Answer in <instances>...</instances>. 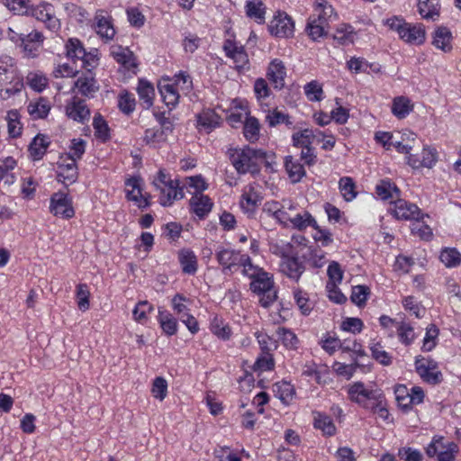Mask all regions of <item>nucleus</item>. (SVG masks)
Wrapping results in <instances>:
<instances>
[{"instance_id": "obj_30", "label": "nucleus", "mask_w": 461, "mask_h": 461, "mask_svg": "<svg viewBox=\"0 0 461 461\" xmlns=\"http://www.w3.org/2000/svg\"><path fill=\"white\" fill-rule=\"evenodd\" d=\"M246 14L258 23L265 22L266 8L261 0H249L246 4Z\"/></svg>"}, {"instance_id": "obj_51", "label": "nucleus", "mask_w": 461, "mask_h": 461, "mask_svg": "<svg viewBox=\"0 0 461 461\" xmlns=\"http://www.w3.org/2000/svg\"><path fill=\"white\" fill-rule=\"evenodd\" d=\"M369 294L370 290L367 286L356 285L352 288L350 299L358 307H362L366 304Z\"/></svg>"}, {"instance_id": "obj_24", "label": "nucleus", "mask_w": 461, "mask_h": 461, "mask_svg": "<svg viewBox=\"0 0 461 461\" xmlns=\"http://www.w3.org/2000/svg\"><path fill=\"white\" fill-rule=\"evenodd\" d=\"M137 92L140 104L144 109H149L153 105L155 89L152 84L147 80L140 79L137 87Z\"/></svg>"}, {"instance_id": "obj_60", "label": "nucleus", "mask_w": 461, "mask_h": 461, "mask_svg": "<svg viewBox=\"0 0 461 461\" xmlns=\"http://www.w3.org/2000/svg\"><path fill=\"white\" fill-rule=\"evenodd\" d=\"M312 228L315 230V233L313 234L315 241L321 242L324 247L333 242L332 234L329 230L321 228L316 221L315 226H312Z\"/></svg>"}, {"instance_id": "obj_36", "label": "nucleus", "mask_w": 461, "mask_h": 461, "mask_svg": "<svg viewBox=\"0 0 461 461\" xmlns=\"http://www.w3.org/2000/svg\"><path fill=\"white\" fill-rule=\"evenodd\" d=\"M439 258L447 267H456L461 263V253L454 248H445L441 250Z\"/></svg>"}, {"instance_id": "obj_33", "label": "nucleus", "mask_w": 461, "mask_h": 461, "mask_svg": "<svg viewBox=\"0 0 461 461\" xmlns=\"http://www.w3.org/2000/svg\"><path fill=\"white\" fill-rule=\"evenodd\" d=\"M178 258L184 273L194 274L196 272L197 260L193 251L183 249L179 252Z\"/></svg>"}, {"instance_id": "obj_32", "label": "nucleus", "mask_w": 461, "mask_h": 461, "mask_svg": "<svg viewBox=\"0 0 461 461\" xmlns=\"http://www.w3.org/2000/svg\"><path fill=\"white\" fill-rule=\"evenodd\" d=\"M75 86L82 95L86 97H93L94 94L98 90L93 77H79L75 82Z\"/></svg>"}, {"instance_id": "obj_23", "label": "nucleus", "mask_w": 461, "mask_h": 461, "mask_svg": "<svg viewBox=\"0 0 461 461\" xmlns=\"http://www.w3.org/2000/svg\"><path fill=\"white\" fill-rule=\"evenodd\" d=\"M274 288L272 276L266 271L260 272L250 283V290L258 294L267 293Z\"/></svg>"}, {"instance_id": "obj_31", "label": "nucleus", "mask_w": 461, "mask_h": 461, "mask_svg": "<svg viewBox=\"0 0 461 461\" xmlns=\"http://www.w3.org/2000/svg\"><path fill=\"white\" fill-rule=\"evenodd\" d=\"M260 124L257 118L253 116H248L245 120L243 126V134L245 139L254 143L259 138Z\"/></svg>"}, {"instance_id": "obj_7", "label": "nucleus", "mask_w": 461, "mask_h": 461, "mask_svg": "<svg viewBox=\"0 0 461 461\" xmlns=\"http://www.w3.org/2000/svg\"><path fill=\"white\" fill-rule=\"evenodd\" d=\"M29 14L44 23L46 27L52 32H57L60 27L59 19L54 15L53 5L49 3L43 2L32 6Z\"/></svg>"}, {"instance_id": "obj_40", "label": "nucleus", "mask_w": 461, "mask_h": 461, "mask_svg": "<svg viewBox=\"0 0 461 461\" xmlns=\"http://www.w3.org/2000/svg\"><path fill=\"white\" fill-rule=\"evenodd\" d=\"M314 427L318 429H321L325 435L332 436L336 432V427L332 422L331 419L321 413H317L314 418Z\"/></svg>"}, {"instance_id": "obj_43", "label": "nucleus", "mask_w": 461, "mask_h": 461, "mask_svg": "<svg viewBox=\"0 0 461 461\" xmlns=\"http://www.w3.org/2000/svg\"><path fill=\"white\" fill-rule=\"evenodd\" d=\"M19 118L20 114L17 110H11L7 113L8 133L12 138H17L22 133V125Z\"/></svg>"}, {"instance_id": "obj_28", "label": "nucleus", "mask_w": 461, "mask_h": 461, "mask_svg": "<svg viewBox=\"0 0 461 461\" xmlns=\"http://www.w3.org/2000/svg\"><path fill=\"white\" fill-rule=\"evenodd\" d=\"M418 11L422 18L435 20L439 15L438 0H419Z\"/></svg>"}, {"instance_id": "obj_64", "label": "nucleus", "mask_w": 461, "mask_h": 461, "mask_svg": "<svg viewBox=\"0 0 461 461\" xmlns=\"http://www.w3.org/2000/svg\"><path fill=\"white\" fill-rule=\"evenodd\" d=\"M118 105L122 113L129 114L135 109V99L128 92L122 93L120 95Z\"/></svg>"}, {"instance_id": "obj_1", "label": "nucleus", "mask_w": 461, "mask_h": 461, "mask_svg": "<svg viewBox=\"0 0 461 461\" xmlns=\"http://www.w3.org/2000/svg\"><path fill=\"white\" fill-rule=\"evenodd\" d=\"M227 154L231 165L240 175L247 173L258 175L262 164L266 167H272V165L275 164L274 153H267L263 149H253L249 146H245L242 149L230 148Z\"/></svg>"}, {"instance_id": "obj_27", "label": "nucleus", "mask_w": 461, "mask_h": 461, "mask_svg": "<svg viewBox=\"0 0 461 461\" xmlns=\"http://www.w3.org/2000/svg\"><path fill=\"white\" fill-rule=\"evenodd\" d=\"M112 55L118 63L122 64L124 68L128 69L137 67L135 56L133 52L130 50L128 48L117 46L112 51Z\"/></svg>"}, {"instance_id": "obj_47", "label": "nucleus", "mask_w": 461, "mask_h": 461, "mask_svg": "<svg viewBox=\"0 0 461 461\" xmlns=\"http://www.w3.org/2000/svg\"><path fill=\"white\" fill-rule=\"evenodd\" d=\"M314 131L311 129H304L293 134V142L295 147H308L314 140Z\"/></svg>"}, {"instance_id": "obj_38", "label": "nucleus", "mask_w": 461, "mask_h": 461, "mask_svg": "<svg viewBox=\"0 0 461 461\" xmlns=\"http://www.w3.org/2000/svg\"><path fill=\"white\" fill-rule=\"evenodd\" d=\"M159 92L163 102L170 109L175 107L179 99V94L173 85H165L159 87Z\"/></svg>"}, {"instance_id": "obj_22", "label": "nucleus", "mask_w": 461, "mask_h": 461, "mask_svg": "<svg viewBox=\"0 0 461 461\" xmlns=\"http://www.w3.org/2000/svg\"><path fill=\"white\" fill-rule=\"evenodd\" d=\"M452 33L445 26L438 27L433 36L432 44L444 52H449L452 50Z\"/></svg>"}, {"instance_id": "obj_14", "label": "nucleus", "mask_w": 461, "mask_h": 461, "mask_svg": "<svg viewBox=\"0 0 461 461\" xmlns=\"http://www.w3.org/2000/svg\"><path fill=\"white\" fill-rule=\"evenodd\" d=\"M20 46L27 57L36 56L41 42L43 41V35L40 32H32L28 34H20Z\"/></svg>"}, {"instance_id": "obj_8", "label": "nucleus", "mask_w": 461, "mask_h": 461, "mask_svg": "<svg viewBox=\"0 0 461 461\" xmlns=\"http://www.w3.org/2000/svg\"><path fill=\"white\" fill-rule=\"evenodd\" d=\"M50 212L54 216H61L64 219H70L75 215L71 199L62 192H57L51 195Z\"/></svg>"}, {"instance_id": "obj_35", "label": "nucleus", "mask_w": 461, "mask_h": 461, "mask_svg": "<svg viewBox=\"0 0 461 461\" xmlns=\"http://www.w3.org/2000/svg\"><path fill=\"white\" fill-rule=\"evenodd\" d=\"M326 20L323 15L319 14L317 18H310L307 24V32L309 36L316 41L324 35V25Z\"/></svg>"}, {"instance_id": "obj_19", "label": "nucleus", "mask_w": 461, "mask_h": 461, "mask_svg": "<svg viewBox=\"0 0 461 461\" xmlns=\"http://www.w3.org/2000/svg\"><path fill=\"white\" fill-rule=\"evenodd\" d=\"M212 204L210 197L202 193H196L190 199V206L200 219L204 218L212 211Z\"/></svg>"}, {"instance_id": "obj_42", "label": "nucleus", "mask_w": 461, "mask_h": 461, "mask_svg": "<svg viewBox=\"0 0 461 461\" xmlns=\"http://www.w3.org/2000/svg\"><path fill=\"white\" fill-rule=\"evenodd\" d=\"M93 127L95 129V135L102 141H106L110 138V129L107 122L100 115L96 114L94 117Z\"/></svg>"}, {"instance_id": "obj_39", "label": "nucleus", "mask_w": 461, "mask_h": 461, "mask_svg": "<svg viewBox=\"0 0 461 461\" xmlns=\"http://www.w3.org/2000/svg\"><path fill=\"white\" fill-rule=\"evenodd\" d=\"M289 221L293 224L294 228L303 230L308 226H315V219L310 212L304 211L303 213H297L289 218Z\"/></svg>"}, {"instance_id": "obj_58", "label": "nucleus", "mask_w": 461, "mask_h": 461, "mask_svg": "<svg viewBox=\"0 0 461 461\" xmlns=\"http://www.w3.org/2000/svg\"><path fill=\"white\" fill-rule=\"evenodd\" d=\"M304 93L307 98L312 102L321 101L322 99V87L317 81H311L304 86Z\"/></svg>"}, {"instance_id": "obj_18", "label": "nucleus", "mask_w": 461, "mask_h": 461, "mask_svg": "<svg viewBox=\"0 0 461 461\" xmlns=\"http://www.w3.org/2000/svg\"><path fill=\"white\" fill-rule=\"evenodd\" d=\"M160 191L159 203L163 206H170L175 200L184 197L183 188L179 186V181L175 180L172 185H167Z\"/></svg>"}, {"instance_id": "obj_16", "label": "nucleus", "mask_w": 461, "mask_h": 461, "mask_svg": "<svg viewBox=\"0 0 461 461\" xmlns=\"http://www.w3.org/2000/svg\"><path fill=\"white\" fill-rule=\"evenodd\" d=\"M267 76L276 89H282L285 86L286 76L284 63L279 59L272 60L268 66Z\"/></svg>"}, {"instance_id": "obj_53", "label": "nucleus", "mask_w": 461, "mask_h": 461, "mask_svg": "<svg viewBox=\"0 0 461 461\" xmlns=\"http://www.w3.org/2000/svg\"><path fill=\"white\" fill-rule=\"evenodd\" d=\"M353 27L349 24H342L336 30L334 40L339 44L345 45L353 41Z\"/></svg>"}, {"instance_id": "obj_48", "label": "nucleus", "mask_w": 461, "mask_h": 461, "mask_svg": "<svg viewBox=\"0 0 461 461\" xmlns=\"http://www.w3.org/2000/svg\"><path fill=\"white\" fill-rule=\"evenodd\" d=\"M340 192L347 202H350L357 196L356 185L351 177H341L339 182Z\"/></svg>"}, {"instance_id": "obj_54", "label": "nucleus", "mask_w": 461, "mask_h": 461, "mask_svg": "<svg viewBox=\"0 0 461 461\" xmlns=\"http://www.w3.org/2000/svg\"><path fill=\"white\" fill-rule=\"evenodd\" d=\"M393 192L398 194L400 191L394 184L388 180H382L376 185V194L383 200L392 198Z\"/></svg>"}, {"instance_id": "obj_52", "label": "nucleus", "mask_w": 461, "mask_h": 461, "mask_svg": "<svg viewBox=\"0 0 461 461\" xmlns=\"http://www.w3.org/2000/svg\"><path fill=\"white\" fill-rule=\"evenodd\" d=\"M397 334L400 341L406 346L411 345L415 339L413 328L406 322H401L399 324L397 327Z\"/></svg>"}, {"instance_id": "obj_9", "label": "nucleus", "mask_w": 461, "mask_h": 461, "mask_svg": "<svg viewBox=\"0 0 461 461\" xmlns=\"http://www.w3.org/2000/svg\"><path fill=\"white\" fill-rule=\"evenodd\" d=\"M349 399L364 408H369V401L381 398V391L366 389L364 384L356 382L348 390Z\"/></svg>"}, {"instance_id": "obj_46", "label": "nucleus", "mask_w": 461, "mask_h": 461, "mask_svg": "<svg viewBox=\"0 0 461 461\" xmlns=\"http://www.w3.org/2000/svg\"><path fill=\"white\" fill-rule=\"evenodd\" d=\"M76 297L78 309L82 312L87 311L90 306V291L86 284H79L77 285Z\"/></svg>"}, {"instance_id": "obj_63", "label": "nucleus", "mask_w": 461, "mask_h": 461, "mask_svg": "<svg viewBox=\"0 0 461 461\" xmlns=\"http://www.w3.org/2000/svg\"><path fill=\"white\" fill-rule=\"evenodd\" d=\"M339 348H341L343 352H351L356 357L366 356L362 345L357 340H344L340 343Z\"/></svg>"}, {"instance_id": "obj_20", "label": "nucleus", "mask_w": 461, "mask_h": 461, "mask_svg": "<svg viewBox=\"0 0 461 461\" xmlns=\"http://www.w3.org/2000/svg\"><path fill=\"white\" fill-rule=\"evenodd\" d=\"M285 168L293 184L299 183L306 175L303 165L291 155L285 157Z\"/></svg>"}, {"instance_id": "obj_62", "label": "nucleus", "mask_w": 461, "mask_h": 461, "mask_svg": "<svg viewBox=\"0 0 461 461\" xmlns=\"http://www.w3.org/2000/svg\"><path fill=\"white\" fill-rule=\"evenodd\" d=\"M398 456L404 461H422V453L410 447H401L398 450Z\"/></svg>"}, {"instance_id": "obj_21", "label": "nucleus", "mask_w": 461, "mask_h": 461, "mask_svg": "<svg viewBox=\"0 0 461 461\" xmlns=\"http://www.w3.org/2000/svg\"><path fill=\"white\" fill-rule=\"evenodd\" d=\"M243 255L233 249H221L216 253V258L225 269L231 270V267L240 264Z\"/></svg>"}, {"instance_id": "obj_59", "label": "nucleus", "mask_w": 461, "mask_h": 461, "mask_svg": "<svg viewBox=\"0 0 461 461\" xmlns=\"http://www.w3.org/2000/svg\"><path fill=\"white\" fill-rule=\"evenodd\" d=\"M86 151V141L82 139H73L72 145L70 147V152L63 155L64 157H69L70 159H74L77 162L80 159Z\"/></svg>"}, {"instance_id": "obj_5", "label": "nucleus", "mask_w": 461, "mask_h": 461, "mask_svg": "<svg viewBox=\"0 0 461 461\" xmlns=\"http://www.w3.org/2000/svg\"><path fill=\"white\" fill-rule=\"evenodd\" d=\"M268 30L276 37L288 38L294 34V23L286 13L278 11L271 20Z\"/></svg>"}, {"instance_id": "obj_11", "label": "nucleus", "mask_w": 461, "mask_h": 461, "mask_svg": "<svg viewBox=\"0 0 461 461\" xmlns=\"http://www.w3.org/2000/svg\"><path fill=\"white\" fill-rule=\"evenodd\" d=\"M95 29L96 33L105 41H111L115 35L111 16L107 15L104 10H97L95 14Z\"/></svg>"}, {"instance_id": "obj_4", "label": "nucleus", "mask_w": 461, "mask_h": 461, "mask_svg": "<svg viewBox=\"0 0 461 461\" xmlns=\"http://www.w3.org/2000/svg\"><path fill=\"white\" fill-rule=\"evenodd\" d=\"M415 371L423 382L436 385L443 381V375L438 370L437 361L430 357L417 356L415 357Z\"/></svg>"}, {"instance_id": "obj_45", "label": "nucleus", "mask_w": 461, "mask_h": 461, "mask_svg": "<svg viewBox=\"0 0 461 461\" xmlns=\"http://www.w3.org/2000/svg\"><path fill=\"white\" fill-rule=\"evenodd\" d=\"M278 339L282 341L284 346L290 349H294L299 342L296 335L289 329L279 327L276 330Z\"/></svg>"}, {"instance_id": "obj_56", "label": "nucleus", "mask_w": 461, "mask_h": 461, "mask_svg": "<svg viewBox=\"0 0 461 461\" xmlns=\"http://www.w3.org/2000/svg\"><path fill=\"white\" fill-rule=\"evenodd\" d=\"M220 117L212 111L203 112L198 115L199 125L212 130L219 125Z\"/></svg>"}, {"instance_id": "obj_44", "label": "nucleus", "mask_w": 461, "mask_h": 461, "mask_svg": "<svg viewBox=\"0 0 461 461\" xmlns=\"http://www.w3.org/2000/svg\"><path fill=\"white\" fill-rule=\"evenodd\" d=\"M153 310L154 307L148 301H140L132 311L133 319L140 323H145L149 313Z\"/></svg>"}, {"instance_id": "obj_12", "label": "nucleus", "mask_w": 461, "mask_h": 461, "mask_svg": "<svg viewBox=\"0 0 461 461\" xmlns=\"http://www.w3.org/2000/svg\"><path fill=\"white\" fill-rule=\"evenodd\" d=\"M393 214L399 220H415L420 221L423 218L419 207L405 200L398 199L394 202Z\"/></svg>"}, {"instance_id": "obj_57", "label": "nucleus", "mask_w": 461, "mask_h": 461, "mask_svg": "<svg viewBox=\"0 0 461 461\" xmlns=\"http://www.w3.org/2000/svg\"><path fill=\"white\" fill-rule=\"evenodd\" d=\"M167 393V382L165 378L158 376L154 379L151 388L152 395L162 401L166 398Z\"/></svg>"}, {"instance_id": "obj_17", "label": "nucleus", "mask_w": 461, "mask_h": 461, "mask_svg": "<svg viewBox=\"0 0 461 461\" xmlns=\"http://www.w3.org/2000/svg\"><path fill=\"white\" fill-rule=\"evenodd\" d=\"M261 200L262 197L256 191L255 187L252 185H249L241 194L240 207L246 213L251 214L255 212Z\"/></svg>"}, {"instance_id": "obj_26", "label": "nucleus", "mask_w": 461, "mask_h": 461, "mask_svg": "<svg viewBox=\"0 0 461 461\" xmlns=\"http://www.w3.org/2000/svg\"><path fill=\"white\" fill-rule=\"evenodd\" d=\"M49 138L43 134L36 135L29 146V151L34 160L41 159L50 145Z\"/></svg>"}, {"instance_id": "obj_55", "label": "nucleus", "mask_w": 461, "mask_h": 461, "mask_svg": "<svg viewBox=\"0 0 461 461\" xmlns=\"http://www.w3.org/2000/svg\"><path fill=\"white\" fill-rule=\"evenodd\" d=\"M5 5L9 10L18 14H29L32 8L30 0H5Z\"/></svg>"}, {"instance_id": "obj_37", "label": "nucleus", "mask_w": 461, "mask_h": 461, "mask_svg": "<svg viewBox=\"0 0 461 461\" xmlns=\"http://www.w3.org/2000/svg\"><path fill=\"white\" fill-rule=\"evenodd\" d=\"M67 56L74 60H81L86 57V50L83 47L82 42L76 38H71L66 44Z\"/></svg>"}, {"instance_id": "obj_41", "label": "nucleus", "mask_w": 461, "mask_h": 461, "mask_svg": "<svg viewBox=\"0 0 461 461\" xmlns=\"http://www.w3.org/2000/svg\"><path fill=\"white\" fill-rule=\"evenodd\" d=\"M370 350L373 358L381 365L390 366L392 364V357L384 350V346L380 342L371 343Z\"/></svg>"}, {"instance_id": "obj_49", "label": "nucleus", "mask_w": 461, "mask_h": 461, "mask_svg": "<svg viewBox=\"0 0 461 461\" xmlns=\"http://www.w3.org/2000/svg\"><path fill=\"white\" fill-rule=\"evenodd\" d=\"M274 392L282 402H288L293 398L294 389L291 384L283 381L274 384Z\"/></svg>"}, {"instance_id": "obj_10", "label": "nucleus", "mask_w": 461, "mask_h": 461, "mask_svg": "<svg viewBox=\"0 0 461 461\" xmlns=\"http://www.w3.org/2000/svg\"><path fill=\"white\" fill-rule=\"evenodd\" d=\"M280 270L292 280L298 281L305 270L303 262L299 261L296 255L289 256L283 254L280 263Z\"/></svg>"}, {"instance_id": "obj_61", "label": "nucleus", "mask_w": 461, "mask_h": 461, "mask_svg": "<svg viewBox=\"0 0 461 461\" xmlns=\"http://www.w3.org/2000/svg\"><path fill=\"white\" fill-rule=\"evenodd\" d=\"M239 266L243 267V274L249 277L250 279H253L255 276H257L260 272L263 271L262 268L258 267L257 266H254L252 264L251 258L249 255H243V258L241 259L240 264Z\"/></svg>"}, {"instance_id": "obj_25", "label": "nucleus", "mask_w": 461, "mask_h": 461, "mask_svg": "<svg viewBox=\"0 0 461 461\" xmlns=\"http://www.w3.org/2000/svg\"><path fill=\"white\" fill-rule=\"evenodd\" d=\"M50 107V104L47 99L40 97L36 101L30 102L27 110L33 119H44L48 116Z\"/></svg>"}, {"instance_id": "obj_13", "label": "nucleus", "mask_w": 461, "mask_h": 461, "mask_svg": "<svg viewBox=\"0 0 461 461\" xmlns=\"http://www.w3.org/2000/svg\"><path fill=\"white\" fill-rule=\"evenodd\" d=\"M66 114L68 118L83 123L89 120L90 110L85 100L75 96L72 101L66 105Z\"/></svg>"}, {"instance_id": "obj_6", "label": "nucleus", "mask_w": 461, "mask_h": 461, "mask_svg": "<svg viewBox=\"0 0 461 461\" xmlns=\"http://www.w3.org/2000/svg\"><path fill=\"white\" fill-rule=\"evenodd\" d=\"M57 180L65 186L74 184L78 178L77 165L69 157L60 156L57 162Z\"/></svg>"}, {"instance_id": "obj_15", "label": "nucleus", "mask_w": 461, "mask_h": 461, "mask_svg": "<svg viewBox=\"0 0 461 461\" xmlns=\"http://www.w3.org/2000/svg\"><path fill=\"white\" fill-rule=\"evenodd\" d=\"M417 135L414 132L405 130L393 134V139L391 141V144L398 152L410 154V151L414 147Z\"/></svg>"}, {"instance_id": "obj_50", "label": "nucleus", "mask_w": 461, "mask_h": 461, "mask_svg": "<svg viewBox=\"0 0 461 461\" xmlns=\"http://www.w3.org/2000/svg\"><path fill=\"white\" fill-rule=\"evenodd\" d=\"M394 393L399 407L405 411L411 407L410 391L405 385H397L394 389Z\"/></svg>"}, {"instance_id": "obj_2", "label": "nucleus", "mask_w": 461, "mask_h": 461, "mask_svg": "<svg viewBox=\"0 0 461 461\" xmlns=\"http://www.w3.org/2000/svg\"><path fill=\"white\" fill-rule=\"evenodd\" d=\"M384 23L392 31L396 32L401 40L409 44L420 45L425 41L426 32L421 23H410L400 16L388 18Z\"/></svg>"}, {"instance_id": "obj_29", "label": "nucleus", "mask_w": 461, "mask_h": 461, "mask_svg": "<svg viewBox=\"0 0 461 461\" xmlns=\"http://www.w3.org/2000/svg\"><path fill=\"white\" fill-rule=\"evenodd\" d=\"M413 109L411 101L404 96H397L393 101L392 113L398 119L405 118Z\"/></svg>"}, {"instance_id": "obj_34", "label": "nucleus", "mask_w": 461, "mask_h": 461, "mask_svg": "<svg viewBox=\"0 0 461 461\" xmlns=\"http://www.w3.org/2000/svg\"><path fill=\"white\" fill-rule=\"evenodd\" d=\"M158 321L167 335L172 336L177 331V321L168 312L159 310Z\"/></svg>"}, {"instance_id": "obj_3", "label": "nucleus", "mask_w": 461, "mask_h": 461, "mask_svg": "<svg viewBox=\"0 0 461 461\" xmlns=\"http://www.w3.org/2000/svg\"><path fill=\"white\" fill-rule=\"evenodd\" d=\"M425 450L429 457H437L438 461H455L459 447L453 441H445L442 437H434Z\"/></svg>"}]
</instances>
